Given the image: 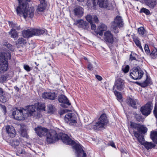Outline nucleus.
Masks as SVG:
<instances>
[{"instance_id": "20", "label": "nucleus", "mask_w": 157, "mask_h": 157, "mask_svg": "<svg viewBox=\"0 0 157 157\" xmlns=\"http://www.w3.org/2000/svg\"><path fill=\"white\" fill-rule=\"evenodd\" d=\"M73 12L75 16L78 18H80L83 15V9L80 6H78L74 9Z\"/></svg>"}, {"instance_id": "59", "label": "nucleus", "mask_w": 157, "mask_h": 157, "mask_svg": "<svg viewBox=\"0 0 157 157\" xmlns=\"http://www.w3.org/2000/svg\"><path fill=\"white\" fill-rule=\"evenodd\" d=\"M96 0H92V3L93 4V8H95V6H96V3L95 2Z\"/></svg>"}, {"instance_id": "58", "label": "nucleus", "mask_w": 157, "mask_h": 157, "mask_svg": "<svg viewBox=\"0 0 157 157\" xmlns=\"http://www.w3.org/2000/svg\"><path fill=\"white\" fill-rule=\"evenodd\" d=\"M87 68L88 69L91 70L93 68V66L90 63L88 65Z\"/></svg>"}, {"instance_id": "16", "label": "nucleus", "mask_w": 157, "mask_h": 157, "mask_svg": "<svg viewBox=\"0 0 157 157\" xmlns=\"http://www.w3.org/2000/svg\"><path fill=\"white\" fill-rule=\"evenodd\" d=\"M34 9L33 7H30L28 10L26 8L23 16L25 19L27 17L32 18L34 16Z\"/></svg>"}, {"instance_id": "9", "label": "nucleus", "mask_w": 157, "mask_h": 157, "mask_svg": "<svg viewBox=\"0 0 157 157\" xmlns=\"http://www.w3.org/2000/svg\"><path fill=\"white\" fill-rule=\"evenodd\" d=\"M152 108L151 102H148L144 106L141 108L140 111L143 115L147 116L150 113Z\"/></svg>"}, {"instance_id": "24", "label": "nucleus", "mask_w": 157, "mask_h": 157, "mask_svg": "<svg viewBox=\"0 0 157 157\" xmlns=\"http://www.w3.org/2000/svg\"><path fill=\"white\" fill-rule=\"evenodd\" d=\"M134 134L135 137L136 138L139 142L142 144H143L144 142L143 135L140 133H139L138 132H134Z\"/></svg>"}, {"instance_id": "10", "label": "nucleus", "mask_w": 157, "mask_h": 157, "mask_svg": "<svg viewBox=\"0 0 157 157\" xmlns=\"http://www.w3.org/2000/svg\"><path fill=\"white\" fill-rule=\"evenodd\" d=\"M37 104H35L34 105H29L26 107V110L29 116H33L35 117L38 116V113L36 111V107L38 105Z\"/></svg>"}, {"instance_id": "63", "label": "nucleus", "mask_w": 157, "mask_h": 157, "mask_svg": "<svg viewBox=\"0 0 157 157\" xmlns=\"http://www.w3.org/2000/svg\"><path fill=\"white\" fill-rule=\"evenodd\" d=\"M3 108L4 112L5 113H6V107L5 106H3Z\"/></svg>"}, {"instance_id": "53", "label": "nucleus", "mask_w": 157, "mask_h": 157, "mask_svg": "<svg viewBox=\"0 0 157 157\" xmlns=\"http://www.w3.org/2000/svg\"><path fill=\"white\" fill-rule=\"evenodd\" d=\"M94 21L95 23H98V17L96 16H94L93 17V21Z\"/></svg>"}, {"instance_id": "25", "label": "nucleus", "mask_w": 157, "mask_h": 157, "mask_svg": "<svg viewBox=\"0 0 157 157\" xmlns=\"http://www.w3.org/2000/svg\"><path fill=\"white\" fill-rule=\"evenodd\" d=\"M22 35L23 37L28 38L33 36L31 29L24 30L22 31Z\"/></svg>"}, {"instance_id": "30", "label": "nucleus", "mask_w": 157, "mask_h": 157, "mask_svg": "<svg viewBox=\"0 0 157 157\" xmlns=\"http://www.w3.org/2000/svg\"><path fill=\"white\" fill-rule=\"evenodd\" d=\"M143 144L147 150L154 148L155 146V145L152 142H144Z\"/></svg>"}, {"instance_id": "48", "label": "nucleus", "mask_w": 157, "mask_h": 157, "mask_svg": "<svg viewBox=\"0 0 157 157\" xmlns=\"http://www.w3.org/2000/svg\"><path fill=\"white\" fill-rule=\"evenodd\" d=\"M18 44H25L26 43V40L24 38H20L18 39Z\"/></svg>"}, {"instance_id": "5", "label": "nucleus", "mask_w": 157, "mask_h": 157, "mask_svg": "<svg viewBox=\"0 0 157 157\" xmlns=\"http://www.w3.org/2000/svg\"><path fill=\"white\" fill-rule=\"evenodd\" d=\"M124 22L121 16H117L114 18V21L111 23V29L115 33L119 32L118 28L123 26Z\"/></svg>"}, {"instance_id": "50", "label": "nucleus", "mask_w": 157, "mask_h": 157, "mask_svg": "<svg viewBox=\"0 0 157 157\" xmlns=\"http://www.w3.org/2000/svg\"><path fill=\"white\" fill-rule=\"evenodd\" d=\"M86 20L90 23L93 22V17L90 15H87L86 17Z\"/></svg>"}, {"instance_id": "33", "label": "nucleus", "mask_w": 157, "mask_h": 157, "mask_svg": "<svg viewBox=\"0 0 157 157\" xmlns=\"http://www.w3.org/2000/svg\"><path fill=\"white\" fill-rule=\"evenodd\" d=\"M114 93L117 97V100L120 102L122 101V97L120 93L116 90H114Z\"/></svg>"}, {"instance_id": "38", "label": "nucleus", "mask_w": 157, "mask_h": 157, "mask_svg": "<svg viewBox=\"0 0 157 157\" xmlns=\"http://www.w3.org/2000/svg\"><path fill=\"white\" fill-rule=\"evenodd\" d=\"M151 84V81L149 79L147 78L144 82L141 83V86L142 87H145L148 85Z\"/></svg>"}, {"instance_id": "18", "label": "nucleus", "mask_w": 157, "mask_h": 157, "mask_svg": "<svg viewBox=\"0 0 157 157\" xmlns=\"http://www.w3.org/2000/svg\"><path fill=\"white\" fill-rule=\"evenodd\" d=\"M6 132L8 136L10 137H13L16 135L15 130L14 127L10 125H7L6 127Z\"/></svg>"}, {"instance_id": "22", "label": "nucleus", "mask_w": 157, "mask_h": 157, "mask_svg": "<svg viewBox=\"0 0 157 157\" xmlns=\"http://www.w3.org/2000/svg\"><path fill=\"white\" fill-rule=\"evenodd\" d=\"M126 102L128 105L133 108L135 109L137 108L136 105L138 103L137 100L134 99L130 98H128L127 99Z\"/></svg>"}, {"instance_id": "6", "label": "nucleus", "mask_w": 157, "mask_h": 157, "mask_svg": "<svg viewBox=\"0 0 157 157\" xmlns=\"http://www.w3.org/2000/svg\"><path fill=\"white\" fill-rule=\"evenodd\" d=\"M144 73L139 67H133L130 71V77L135 80L140 79L143 76Z\"/></svg>"}, {"instance_id": "32", "label": "nucleus", "mask_w": 157, "mask_h": 157, "mask_svg": "<svg viewBox=\"0 0 157 157\" xmlns=\"http://www.w3.org/2000/svg\"><path fill=\"white\" fill-rule=\"evenodd\" d=\"M151 137L154 143L157 144V132L152 131L151 133Z\"/></svg>"}, {"instance_id": "57", "label": "nucleus", "mask_w": 157, "mask_h": 157, "mask_svg": "<svg viewBox=\"0 0 157 157\" xmlns=\"http://www.w3.org/2000/svg\"><path fill=\"white\" fill-rule=\"evenodd\" d=\"M96 78L99 81H101L102 79V77L99 75H96Z\"/></svg>"}, {"instance_id": "7", "label": "nucleus", "mask_w": 157, "mask_h": 157, "mask_svg": "<svg viewBox=\"0 0 157 157\" xmlns=\"http://www.w3.org/2000/svg\"><path fill=\"white\" fill-rule=\"evenodd\" d=\"M46 136L47 142L49 144L53 143L59 139L58 138L56 132L54 130L49 132Z\"/></svg>"}, {"instance_id": "64", "label": "nucleus", "mask_w": 157, "mask_h": 157, "mask_svg": "<svg viewBox=\"0 0 157 157\" xmlns=\"http://www.w3.org/2000/svg\"><path fill=\"white\" fill-rule=\"evenodd\" d=\"M15 88L16 90H17L18 91H19V89L16 86L15 87Z\"/></svg>"}, {"instance_id": "28", "label": "nucleus", "mask_w": 157, "mask_h": 157, "mask_svg": "<svg viewBox=\"0 0 157 157\" xmlns=\"http://www.w3.org/2000/svg\"><path fill=\"white\" fill-rule=\"evenodd\" d=\"M9 24L10 26L12 28L11 29L13 30H19L20 29V25H18L16 23L14 22L13 21H9Z\"/></svg>"}, {"instance_id": "34", "label": "nucleus", "mask_w": 157, "mask_h": 157, "mask_svg": "<svg viewBox=\"0 0 157 157\" xmlns=\"http://www.w3.org/2000/svg\"><path fill=\"white\" fill-rule=\"evenodd\" d=\"M9 33L10 35H11L10 37L12 38H15L18 36L16 30L11 29V31L9 32Z\"/></svg>"}, {"instance_id": "31", "label": "nucleus", "mask_w": 157, "mask_h": 157, "mask_svg": "<svg viewBox=\"0 0 157 157\" xmlns=\"http://www.w3.org/2000/svg\"><path fill=\"white\" fill-rule=\"evenodd\" d=\"M0 101L4 102L6 101V98L3 89L0 87Z\"/></svg>"}, {"instance_id": "27", "label": "nucleus", "mask_w": 157, "mask_h": 157, "mask_svg": "<svg viewBox=\"0 0 157 157\" xmlns=\"http://www.w3.org/2000/svg\"><path fill=\"white\" fill-rule=\"evenodd\" d=\"M32 33L33 35L39 36L43 34L45 32V31L39 29H31Z\"/></svg>"}, {"instance_id": "23", "label": "nucleus", "mask_w": 157, "mask_h": 157, "mask_svg": "<svg viewBox=\"0 0 157 157\" xmlns=\"http://www.w3.org/2000/svg\"><path fill=\"white\" fill-rule=\"evenodd\" d=\"M146 5L150 8H154L157 4V0H144Z\"/></svg>"}, {"instance_id": "56", "label": "nucleus", "mask_w": 157, "mask_h": 157, "mask_svg": "<svg viewBox=\"0 0 157 157\" xmlns=\"http://www.w3.org/2000/svg\"><path fill=\"white\" fill-rule=\"evenodd\" d=\"M67 109H63L62 110H61L59 114L60 115H62L64 114L65 113L67 112Z\"/></svg>"}, {"instance_id": "13", "label": "nucleus", "mask_w": 157, "mask_h": 157, "mask_svg": "<svg viewBox=\"0 0 157 157\" xmlns=\"http://www.w3.org/2000/svg\"><path fill=\"white\" fill-rule=\"evenodd\" d=\"M58 101L59 102L62 103L61 104V106L64 108H67V105H70V103L67 99L66 97L64 95L62 94L58 97Z\"/></svg>"}, {"instance_id": "8", "label": "nucleus", "mask_w": 157, "mask_h": 157, "mask_svg": "<svg viewBox=\"0 0 157 157\" xmlns=\"http://www.w3.org/2000/svg\"><path fill=\"white\" fill-rule=\"evenodd\" d=\"M76 116L73 113H68L64 117V120L67 123L70 124L75 125L76 122Z\"/></svg>"}, {"instance_id": "42", "label": "nucleus", "mask_w": 157, "mask_h": 157, "mask_svg": "<svg viewBox=\"0 0 157 157\" xmlns=\"http://www.w3.org/2000/svg\"><path fill=\"white\" fill-rule=\"evenodd\" d=\"M138 55L132 52L130 55V59L131 60H136V58L137 57Z\"/></svg>"}, {"instance_id": "55", "label": "nucleus", "mask_w": 157, "mask_h": 157, "mask_svg": "<svg viewBox=\"0 0 157 157\" xmlns=\"http://www.w3.org/2000/svg\"><path fill=\"white\" fill-rule=\"evenodd\" d=\"M93 22L90 23L91 26V28L92 30H95L96 28V26L95 24L93 23Z\"/></svg>"}, {"instance_id": "4", "label": "nucleus", "mask_w": 157, "mask_h": 157, "mask_svg": "<svg viewBox=\"0 0 157 157\" xmlns=\"http://www.w3.org/2000/svg\"><path fill=\"white\" fill-rule=\"evenodd\" d=\"M108 122L106 115L105 114H102L98 119V122L92 125V128L94 130H101L105 128V126Z\"/></svg>"}, {"instance_id": "47", "label": "nucleus", "mask_w": 157, "mask_h": 157, "mask_svg": "<svg viewBox=\"0 0 157 157\" xmlns=\"http://www.w3.org/2000/svg\"><path fill=\"white\" fill-rule=\"evenodd\" d=\"M6 44L4 45L8 48L11 51H13L14 50V47L12 46L10 44L8 43H6Z\"/></svg>"}, {"instance_id": "21", "label": "nucleus", "mask_w": 157, "mask_h": 157, "mask_svg": "<svg viewBox=\"0 0 157 157\" xmlns=\"http://www.w3.org/2000/svg\"><path fill=\"white\" fill-rule=\"evenodd\" d=\"M124 80L121 78H119L116 81L115 85L118 90H121L124 87Z\"/></svg>"}, {"instance_id": "3", "label": "nucleus", "mask_w": 157, "mask_h": 157, "mask_svg": "<svg viewBox=\"0 0 157 157\" xmlns=\"http://www.w3.org/2000/svg\"><path fill=\"white\" fill-rule=\"evenodd\" d=\"M14 110L12 112V116L16 120H24L28 116V114L27 111L24 109H17L16 108L15 110Z\"/></svg>"}, {"instance_id": "19", "label": "nucleus", "mask_w": 157, "mask_h": 157, "mask_svg": "<svg viewBox=\"0 0 157 157\" xmlns=\"http://www.w3.org/2000/svg\"><path fill=\"white\" fill-rule=\"evenodd\" d=\"M104 39L108 43L112 44L113 42V35L110 31H107L104 33Z\"/></svg>"}, {"instance_id": "15", "label": "nucleus", "mask_w": 157, "mask_h": 157, "mask_svg": "<svg viewBox=\"0 0 157 157\" xmlns=\"http://www.w3.org/2000/svg\"><path fill=\"white\" fill-rule=\"evenodd\" d=\"M74 24L76 25L78 28L82 29H87L88 27V23L82 19L77 20Z\"/></svg>"}, {"instance_id": "60", "label": "nucleus", "mask_w": 157, "mask_h": 157, "mask_svg": "<svg viewBox=\"0 0 157 157\" xmlns=\"http://www.w3.org/2000/svg\"><path fill=\"white\" fill-rule=\"evenodd\" d=\"M18 153L20 154H24L25 153V151L23 150L19 151L18 152Z\"/></svg>"}, {"instance_id": "52", "label": "nucleus", "mask_w": 157, "mask_h": 157, "mask_svg": "<svg viewBox=\"0 0 157 157\" xmlns=\"http://www.w3.org/2000/svg\"><path fill=\"white\" fill-rule=\"evenodd\" d=\"M24 69L27 71H29L31 70L30 67L28 65L25 64L24 65Z\"/></svg>"}, {"instance_id": "62", "label": "nucleus", "mask_w": 157, "mask_h": 157, "mask_svg": "<svg viewBox=\"0 0 157 157\" xmlns=\"http://www.w3.org/2000/svg\"><path fill=\"white\" fill-rule=\"evenodd\" d=\"M32 0H24L23 2H30Z\"/></svg>"}, {"instance_id": "12", "label": "nucleus", "mask_w": 157, "mask_h": 157, "mask_svg": "<svg viewBox=\"0 0 157 157\" xmlns=\"http://www.w3.org/2000/svg\"><path fill=\"white\" fill-rule=\"evenodd\" d=\"M37 135L40 137L44 136L45 135L48 133V129L46 128L42 127H38L34 129Z\"/></svg>"}, {"instance_id": "61", "label": "nucleus", "mask_w": 157, "mask_h": 157, "mask_svg": "<svg viewBox=\"0 0 157 157\" xmlns=\"http://www.w3.org/2000/svg\"><path fill=\"white\" fill-rule=\"evenodd\" d=\"M99 32L98 33V34H99L101 36L103 35V31H99Z\"/></svg>"}, {"instance_id": "41", "label": "nucleus", "mask_w": 157, "mask_h": 157, "mask_svg": "<svg viewBox=\"0 0 157 157\" xmlns=\"http://www.w3.org/2000/svg\"><path fill=\"white\" fill-rule=\"evenodd\" d=\"M138 32L139 34L143 36H144L145 31L143 27H141L138 29Z\"/></svg>"}, {"instance_id": "29", "label": "nucleus", "mask_w": 157, "mask_h": 157, "mask_svg": "<svg viewBox=\"0 0 157 157\" xmlns=\"http://www.w3.org/2000/svg\"><path fill=\"white\" fill-rule=\"evenodd\" d=\"M98 4L101 7L106 8L108 7L107 0H98Z\"/></svg>"}, {"instance_id": "35", "label": "nucleus", "mask_w": 157, "mask_h": 157, "mask_svg": "<svg viewBox=\"0 0 157 157\" xmlns=\"http://www.w3.org/2000/svg\"><path fill=\"white\" fill-rule=\"evenodd\" d=\"M150 57L152 59H154L157 57V49L154 48L151 53H149Z\"/></svg>"}, {"instance_id": "26", "label": "nucleus", "mask_w": 157, "mask_h": 157, "mask_svg": "<svg viewBox=\"0 0 157 157\" xmlns=\"http://www.w3.org/2000/svg\"><path fill=\"white\" fill-rule=\"evenodd\" d=\"M46 7V5L45 3H40L36 10V12L39 14L40 12L44 11Z\"/></svg>"}, {"instance_id": "2", "label": "nucleus", "mask_w": 157, "mask_h": 157, "mask_svg": "<svg viewBox=\"0 0 157 157\" xmlns=\"http://www.w3.org/2000/svg\"><path fill=\"white\" fill-rule=\"evenodd\" d=\"M10 52H1L0 53V73H4L7 71L8 68V59L11 58Z\"/></svg>"}, {"instance_id": "44", "label": "nucleus", "mask_w": 157, "mask_h": 157, "mask_svg": "<svg viewBox=\"0 0 157 157\" xmlns=\"http://www.w3.org/2000/svg\"><path fill=\"white\" fill-rule=\"evenodd\" d=\"M135 42L136 44V45L140 48V49L142 51H143V50L141 44L139 40L137 39L135 40Z\"/></svg>"}, {"instance_id": "17", "label": "nucleus", "mask_w": 157, "mask_h": 157, "mask_svg": "<svg viewBox=\"0 0 157 157\" xmlns=\"http://www.w3.org/2000/svg\"><path fill=\"white\" fill-rule=\"evenodd\" d=\"M57 96L55 92H44L42 94L43 98L45 99H48L50 100H54Z\"/></svg>"}, {"instance_id": "40", "label": "nucleus", "mask_w": 157, "mask_h": 157, "mask_svg": "<svg viewBox=\"0 0 157 157\" xmlns=\"http://www.w3.org/2000/svg\"><path fill=\"white\" fill-rule=\"evenodd\" d=\"M99 31H105L107 29V26L104 24H102L98 27Z\"/></svg>"}, {"instance_id": "37", "label": "nucleus", "mask_w": 157, "mask_h": 157, "mask_svg": "<svg viewBox=\"0 0 157 157\" xmlns=\"http://www.w3.org/2000/svg\"><path fill=\"white\" fill-rule=\"evenodd\" d=\"M38 104V105L36 107V110L38 111V110H44V109L45 108V105L44 103H36Z\"/></svg>"}, {"instance_id": "46", "label": "nucleus", "mask_w": 157, "mask_h": 157, "mask_svg": "<svg viewBox=\"0 0 157 157\" xmlns=\"http://www.w3.org/2000/svg\"><path fill=\"white\" fill-rule=\"evenodd\" d=\"M140 12V13H144L146 15H149L150 13L148 9L144 8L141 9Z\"/></svg>"}, {"instance_id": "14", "label": "nucleus", "mask_w": 157, "mask_h": 157, "mask_svg": "<svg viewBox=\"0 0 157 157\" xmlns=\"http://www.w3.org/2000/svg\"><path fill=\"white\" fill-rule=\"evenodd\" d=\"M26 8V5L23 2H19L18 6L17 7L16 11L17 14L21 16H23L24 13L25 11Z\"/></svg>"}, {"instance_id": "36", "label": "nucleus", "mask_w": 157, "mask_h": 157, "mask_svg": "<svg viewBox=\"0 0 157 157\" xmlns=\"http://www.w3.org/2000/svg\"><path fill=\"white\" fill-rule=\"evenodd\" d=\"M55 108L52 105L49 104L48 105V113H53L55 111Z\"/></svg>"}, {"instance_id": "43", "label": "nucleus", "mask_w": 157, "mask_h": 157, "mask_svg": "<svg viewBox=\"0 0 157 157\" xmlns=\"http://www.w3.org/2000/svg\"><path fill=\"white\" fill-rule=\"evenodd\" d=\"M7 77L5 75H2L0 77V83H3L6 82Z\"/></svg>"}, {"instance_id": "49", "label": "nucleus", "mask_w": 157, "mask_h": 157, "mask_svg": "<svg viewBox=\"0 0 157 157\" xmlns=\"http://www.w3.org/2000/svg\"><path fill=\"white\" fill-rule=\"evenodd\" d=\"M129 67L127 65L124 67H123L122 70L124 73H127L129 71Z\"/></svg>"}, {"instance_id": "45", "label": "nucleus", "mask_w": 157, "mask_h": 157, "mask_svg": "<svg viewBox=\"0 0 157 157\" xmlns=\"http://www.w3.org/2000/svg\"><path fill=\"white\" fill-rule=\"evenodd\" d=\"M134 114L136 119L138 121H140L142 120L141 116L140 114H137L136 113H134Z\"/></svg>"}, {"instance_id": "1", "label": "nucleus", "mask_w": 157, "mask_h": 157, "mask_svg": "<svg viewBox=\"0 0 157 157\" xmlns=\"http://www.w3.org/2000/svg\"><path fill=\"white\" fill-rule=\"evenodd\" d=\"M59 136L63 143L67 144L73 145V148L76 151L77 157H86V154L84 152L79 144L76 143L67 135L65 133H60Z\"/></svg>"}, {"instance_id": "51", "label": "nucleus", "mask_w": 157, "mask_h": 157, "mask_svg": "<svg viewBox=\"0 0 157 157\" xmlns=\"http://www.w3.org/2000/svg\"><path fill=\"white\" fill-rule=\"evenodd\" d=\"M144 49L146 53L148 55L150 53V51L149 49L148 46L147 44H145L144 46Z\"/></svg>"}, {"instance_id": "11", "label": "nucleus", "mask_w": 157, "mask_h": 157, "mask_svg": "<svg viewBox=\"0 0 157 157\" xmlns=\"http://www.w3.org/2000/svg\"><path fill=\"white\" fill-rule=\"evenodd\" d=\"M131 126L138 130V133L140 134H145L147 131V128L143 125L133 122L131 123Z\"/></svg>"}, {"instance_id": "54", "label": "nucleus", "mask_w": 157, "mask_h": 157, "mask_svg": "<svg viewBox=\"0 0 157 157\" xmlns=\"http://www.w3.org/2000/svg\"><path fill=\"white\" fill-rule=\"evenodd\" d=\"M21 135L23 137H25L26 138H28V136L27 135V133L26 132H21Z\"/></svg>"}, {"instance_id": "39", "label": "nucleus", "mask_w": 157, "mask_h": 157, "mask_svg": "<svg viewBox=\"0 0 157 157\" xmlns=\"http://www.w3.org/2000/svg\"><path fill=\"white\" fill-rule=\"evenodd\" d=\"M20 139L19 138L17 139L14 140L12 142V144L13 146H17L19 145L20 143Z\"/></svg>"}]
</instances>
